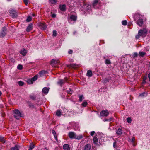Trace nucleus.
Here are the masks:
<instances>
[{
    "label": "nucleus",
    "instance_id": "nucleus-1",
    "mask_svg": "<svg viewBox=\"0 0 150 150\" xmlns=\"http://www.w3.org/2000/svg\"><path fill=\"white\" fill-rule=\"evenodd\" d=\"M135 20L137 24L139 26H141L143 23V17L142 15L138 14L135 15Z\"/></svg>",
    "mask_w": 150,
    "mask_h": 150
},
{
    "label": "nucleus",
    "instance_id": "nucleus-2",
    "mask_svg": "<svg viewBox=\"0 0 150 150\" xmlns=\"http://www.w3.org/2000/svg\"><path fill=\"white\" fill-rule=\"evenodd\" d=\"M147 31L146 28H144L142 30H139L138 32V34L136 36L137 39H139L140 36L145 37L146 35Z\"/></svg>",
    "mask_w": 150,
    "mask_h": 150
},
{
    "label": "nucleus",
    "instance_id": "nucleus-3",
    "mask_svg": "<svg viewBox=\"0 0 150 150\" xmlns=\"http://www.w3.org/2000/svg\"><path fill=\"white\" fill-rule=\"evenodd\" d=\"M14 116L15 118L17 119H18L20 117L23 116L21 115L20 111L18 109H16L14 110Z\"/></svg>",
    "mask_w": 150,
    "mask_h": 150
},
{
    "label": "nucleus",
    "instance_id": "nucleus-4",
    "mask_svg": "<svg viewBox=\"0 0 150 150\" xmlns=\"http://www.w3.org/2000/svg\"><path fill=\"white\" fill-rule=\"evenodd\" d=\"M6 28L5 27H3L2 29V31L0 33V36L1 37H3L6 34Z\"/></svg>",
    "mask_w": 150,
    "mask_h": 150
},
{
    "label": "nucleus",
    "instance_id": "nucleus-5",
    "mask_svg": "<svg viewBox=\"0 0 150 150\" xmlns=\"http://www.w3.org/2000/svg\"><path fill=\"white\" fill-rule=\"evenodd\" d=\"M11 16L13 18H15L17 16V12L15 10H11L9 12Z\"/></svg>",
    "mask_w": 150,
    "mask_h": 150
},
{
    "label": "nucleus",
    "instance_id": "nucleus-6",
    "mask_svg": "<svg viewBox=\"0 0 150 150\" xmlns=\"http://www.w3.org/2000/svg\"><path fill=\"white\" fill-rule=\"evenodd\" d=\"M109 114L108 111L107 110H103L100 113L101 116L106 117Z\"/></svg>",
    "mask_w": 150,
    "mask_h": 150
},
{
    "label": "nucleus",
    "instance_id": "nucleus-7",
    "mask_svg": "<svg viewBox=\"0 0 150 150\" xmlns=\"http://www.w3.org/2000/svg\"><path fill=\"white\" fill-rule=\"evenodd\" d=\"M77 19V16H76L74 15H71L69 18V21L71 22V21H75Z\"/></svg>",
    "mask_w": 150,
    "mask_h": 150
},
{
    "label": "nucleus",
    "instance_id": "nucleus-8",
    "mask_svg": "<svg viewBox=\"0 0 150 150\" xmlns=\"http://www.w3.org/2000/svg\"><path fill=\"white\" fill-rule=\"evenodd\" d=\"M38 25L41 29L43 30H46L47 27L45 23H39Z\"/></svg>",
    "mask_w": 150,
    "mask_h": 150
},
{
    "label": "nucleus",
    "instance_id": "nucleus-9",
    "mask_svg": "<svg viewBox=\"0 0 150 150\" xmlns=\"http://www.w3.org/2000/svg\"><path fill=\"white\" fill-rule=\"evenodd\" d=\"M68 135L69 137L70 138L72 139H75L76 134L74 132H71L69 133Z\"/></svg>",
    "mask_w": 150,
    "mask_h": 150
},
{
    "label": "nucleus",
    "instance_id": "nucleus-10",
    "mask_svg": "<svg viewBox=\"0 0 150 150\" xmlns=\"http://www.w3.org/2000/svg\"><path fill=\"white\" fill-rule=\"evenodd\" d=\"M93 141L94 144L98 145L99 143H100V140H99V142H98V138L94 136L93 138Z\"/></svg>",
    "mask_w": 150,
    "mask_h": 150
},
{
    "label": "nucleus",
    "instance_id": "nucleus-11",
    "mask_svg": "<svg viewBox=\"0 0 150 150\" xmlns=\"http://www.w3.org/2000/svg\"><path fill=\"white\" fill-rule=\"evenodd\" d=\"M83 8H84V10H89L91 9V6L88 4H85L83 6Z\"/></svg>",
    "mask_w": 150,
    "mask_h": 150
},
{
    "label": "nucleus",
    "instance_id": "nucleus-12",
    "mask_svg": "<svg viewBox=\"0 0 150 150\" xmlns=\"http://www.w3.org/2000/svg\"><path fill=\"white\" fill-rule=\"evenodd\" d=\"M93 6L95 8H97L98 7L97 6L99 5V4L98 3V0H95L93 3Z\"/></svg>",
    "mask_w": 150,
    "mask_h": 150
},
{
    "label": "nucleus",
    "instance_id": "nucleus-13",
    "mask_svg": "<svg viewBox=\"0 0 150 150\" xmlns=\"http://www.w3.org/2000/svg\"><path fill=\"white\" fill-rule=\"evenodd\" d=\"M49 91V88L47 87H45L43 88L42 92V93L44 94H47L48 93Z\"/></svg>",
    "mask_w": 150,
    "mask_h": 150
},
{
    "label": "nucleus",
    "instance_id": "nucleus-14",
    "mask_svg": "<svg viewBox=\"0 0 150 150\" xmlns=\"http://www.w3.org/2000/svg\"><path fill=\"white\" fill-rule=\"evenodd\" d=\"M20 53L22 55L25 56L27 53V50L25 49H23L20 51Z\"/></svg>",
    "mask_w": 150,
    "mask_h": 150
},
{
    "label": "nucleus",
    "instance_id": "nucleus-15",
    "mask_svg": "<svg viewBox=\"0 0 150 150\" xmlns=\"http://www.w3.org/2000/svg\"><path fill=\"white\" fill-rule=\"evenodd\" d=\"M91 148V146L90 144H86L84 147V150H90Z\"/></svg>",
    "mask_w": 150,
    "mask_h": 150
},
{
    "label": "nucleus",
    "instance_id": "nucleus-16",
    "mask_svg": "<svg viewBox=\"0 0 150 150\" xmlns=\"http://www.w3.org/2000/svg\"><path fill=\"white\" fill-rule=\"evenodd\" d=\"M20 148V146L17 145H15L14 147H12L10 148L11 150H18Z\"/></svg>",
    "mask_w": 150,
    "mask_h": 150
},
{
    "label": "nucleus",
    "instance_id": "nucleus-17",
    "mask_svg": "<svg viewBox=\"0 0 150 150\" xmlns=\"http://www.w3.org/2000/svg\"><path fill=\"white\" fill-rule=\"evenodd\" d=\"M32 29V24H29L27 26L26 31L27 32H29Z\"/></svg>",
    "mask_w": 150,
    "mask_h": 150
},
{
    "label": "nucleus",
    "instance_id": "nucleus-18",
    "mask_svg": "<svg viewBox=\"0 0 150 150\" xmlns=\"http://www.w3.org/2000/svg\"><path fill=\"white\" fill-rule=\"evenodd\" d=\"M59 8L61 11H64L66 10V6L65 5H60L59 6Z\"/></svg>",
    "mask_w": 150,
    "mask_h": 150
},
{
    "label": "nucleus",
    "instance_id": "nucleus-19",
    "mask_svg": "<svg viewBox=\"0 0 150 150\" xmlns=\"http://www.w3.org/2000/svg\"><path fill=\"white\" fill-rule=\"evenodd\" d=\"M83 137V136L82 134H80L79 135H76L75 139L78 140H79L82 139Z\"/></svg>",
    "mask_w": 150,
    "mask_h": 150
},
{
    "label": "nucleus",
    "instance_id": "nucleus-20",
    "mask_svg": "<svg viewBox=\"0 0 150 150\" xmlns=\"http://www.w3.org/2000/svg\"><path fill=\"white\" fill-rule=\"evenodd\" d=\"M63 147L64 150H69L70 149V148L69 147V145L67 144L64 145L63 146Z\"/></svg>",
    "mask_w": 150,
    "mask_h": 150
},
{
    "label": "nucleus",
    "instance_id": "nucleus-21",
    "mask_svg": "<svg viewBox=\"0 0 150 150\" xmlns=\"http://www.w3.org/2000/svg\"><path fill=\"white\" fill-rule=\"evenodd\" d=\"M58 63L57 61H56L54 59H52L51 62V65L52 66H54L55 64H57Z\"/></svg>",
    "mask_w": 150,
    "mask_h": 150
},
{
    "label": "nucleus",
    "instance_id": "nucleus-22",
    "mask_svg": "<svg viewBox=\"0 0 150 150\" xmlns=\"http://www.w3.org/2000/svg\"><path fill=\"white\" fill-rule=\"evenodd\" d=\"M147 95V93L144 92L143 93L139 94V97H143V96H146Z\"/></svg>",
    "mask_w": 150,
    "mask_h": 150
},
{
    "label": "nucleus",
    "instance_id": "nucleus-23",
    "mask_svg": "<svg viewBox=\"0 0 150 150\" xmlns=\"http://www.w3.org/2000/svg\"><path fill=\"white\" fill-rule=\"evenodd\" d=\"M87 75L88 77H91L92 76V74L91 70H88L87 71Z\"/></svg>",
    "mask_w": 150,
    "mask_h": 150
},
{
    "label": "nucleus",
    "instance_id": "nucleus-24",
    "mask_svg": "<svg viewBox=\"0 0 150 150\" xmlns=\"http://www.w3.org/2000/svg\"><path fill=\"white\" fill-rule=\"evenodd\" d=\"M65 83V81L64 80L61 79L59 80L58 82L57 83L58 84L60 85L61 86Z\"/></svg>",
    "mask_w": 150,
    "mask_h": 150
},
{
    "label": "nucleus",
    "instance_id": "nucleus-25",
    "mask_svg": "<svg viewBox=\"0 0 150 150\" xmlns=\"http://www.w3.org/2000/svg\"><path fill=\"white\" fill-rule=\"evenodd\" d=\"M78 66V65L75 64H71L70 65H69V67H71L74 68H76Z\"/></svg>",
    "mask_w": 150,
    "mask_h": 150
},
{
    "label": "nucleus",
    "instance_id": "nucleus-26",
    "mask_svg": "<svg viewBox=\"0 0 150 150\" xmlns=\"http://www.w3.org/2000/svg\"><path fill=\"white\" fill-rule=\"evenodd\" d=\"M116 132L117 134H122V130L121 129L119 128Z\"/></svg>",
    "mask_w": 150,
    "mask_h": 150
},
{
    "label": "nucleus",
    "instance_id": "nucleus-27",
    "mask_svg": "<svg viewBox=\"0 0 150 150\" xmlns=\"http://www.w3.org/2000/svg\"><path fill=\"white\" fill-rule=\"evenodd\" d=\"M30 98L33 100H35L36 98V96L35 95L32 94L30 96Z\"/></svg>",
    "mask_w": 150,
    "mask_h": 150
},
{
    "label": "nucleus",
    "instance_id": "nucleus-28",
    "mask_svg": "<svg viewBox=\"0 0 150 150\" xmlns=\"http://www.w3.org/2000/svg\"><path fill=\"white\" fill-rule=\"evenodd\" d=\"M52 133L53 134L55 139L56 140H57V137L56 136V134L55 131L54 130H52Z\"/></svg>",
    "mask_w": 150,
    "mask_h": 150
},
{
    "label": "nucleus",
    "instance_id": "nucleus-29",
    "mask_svg": "<svg viewBox=\"0 0 150 150\" xmlns=\"http://www.w3.org/2000/svg\"><path fill=\"white\" fill-rule=\"evenodd\" d=\"M79 100L80 101H82L83 100L84 98L82 95H79Z\"/></svg>",
    "mask_w": 150,
    "mask_h": 150
},
{
    "label": "nucleus",
    "instance_id": "nucleus-30",
    "mask_svg": "<svg viewBox=\"0 0 150 150\" xmlns=\"http://www.w3.org/2000/svg\"><path fill=\"white\" fill-rule=\"evenodd\" d=\"M38 76V75H36L34 77L31 78L32 80H33V81L36 80L37 79Z\"/></svg>",
    "mask_w": 150,
    "mask_h": 150
},
{
    "label": "nucleus",
    "instance_id": "nucleus-31",
    "mask_svg": "<svg viewBox=\"0 0 150 150\" xmlns=\"http://www.w3.org/2000/svg\"><path fill=\"white\" fill-rule=\"evenodd\" d=\"M132 121V120L131 117H128L127 119V122L129 123H130Z\"/></svg>",
    "mask_w": 150,
    "mask_h": 150
},
{
    "label": "nucleus",
    "instance_id": "nucleus-32",
    "mask_svg": "<svg viewBox=\"0 0 150 150\" xmlns=\"http://www.w3.org/2000/svg\"><path fill=\"white\" fill-rule=\"evenodd\" d=\"M122 24L124 25H126L127 24V22L126 20L122 21Z\"/></svg>",
    "mask_w": 150,
    "mask_h": 150
},
{
    "label": "nucleus",
    "instance_id": "nucleus-33",
    "mask_svg": "<svg viewBox=\"0 0 150 150\" xmlns=\"http://www.w3.org/2000/svg\"><path fill=\"white\" fill-rule=\"evenodd\" d=\"M49 1L52 4H54L57 2V0H49Z\"/></svg>",
    "mask_w": 150,
    "mask_h": 150
},
{
    "label": "nucleus",
    "instance_id": "nucleus-34",
    "mask_svg": "<svg viewBox=\"0 0 150 150\" xmlns=\"http://www.w3.org/2000/svg\"><path fill=\"white\" fill-rule=\"evenodd\" d=\"M34 148V145L33 144H31L29 146L28 150H32Z\"/></svg>",
    "mask_w": 150,
    "mask_h": 150
},
{
    "label": "nucleus",
    "instance_id": "nucleus-35",
    "mask_svg": "<svg viewBox=\"0 0 150 150\" xmlns=\"http://www.w3.org/2000/svg\"><path fill=\"white\" fill-rule=\"evenodd\" d=\"M57 115L58 116H60L61 115V112L60 110L57 111L56 113Z\"/></svg>",
    "mask_w": 150,
    "mask_h": 150
},
{
    "label": "nucleus",
    "instance_id": "nucleus-36",
    "mask_svg": "<svg viewBox=\"0 0 150 150\" xmlns=\"http://www.w3.org/2000/svg\"><path fill=\"white\" fill-rule=\"evenodd\" d=\"M139 53V56L141 57H143L145 54V53L143 52H140Z\"/></svg>",
    "mask_w": 150,
    "mask_h": 150
},
{
    "label": "nucleus",
    "instance_id": "nucleus-37",
    "mask_svg": "<svg viewBox=\"0 0 150 150\" xmlns=\"http://www.w3.org/2000/svg\"><path fill=\"white\" fill-rule=\"evenodd\" d=\"M27 82L29 84H32L33 83V81L32 80V79H28V80Z\"/></svg>",
    "mask_w": 150,
    "mask_h": 150
},
{
    "label": "nucleus",
    "instance_id": "nucleus-38",
    "mask_svg": "<svg viewBox=\"0 0 150 150\" xmlns=\"http://www.w3.org/2000/svg\"><path fill=\"white\" fill-rule=\"evenodd\" d=\"M32 18L30 16H29L28 17L26 21L27 22H29L31 20Z\"/></svg>",
    "mask_w": 150,
    "mask_h": 150
},
{
    "label": "nucleus",
    "instance_id": "nucleus-39",
    "mask_svg": "<svg viewBox=\"0 0 150 150\" xmlns=\"http://www.w3.org/2000/svg\"><path fill=\"white\" fill-rule=\"evenodd\" d=\"M87 104V103L86 102L84 101L83 102L82 105L83 106L85 107L86 106Z\"/></svg>",
    "mask_w": 150,
    "mask_h": 150
},
{
    "label": "nucleus",
    "instance_id": "nucleus-40",
    "mask_svg": "<svg viewBox=\"0 0 150 150\" xmlns=\"http://www.w3.org/2000/svg\"><path fill=\"white\" fill-rule=\"evenodd\" d=\"M18 83V84L20 86H22L24 84V82L21 81H19Z\"/></svg>",
    "mask_w": 150,
    "mask_h": 150
},
{
    "label": "nucleus",
    "instance_id": "nucleus-41",
    "mask_svg": "<svg viewBox=\"0 0 150 150\" xmlns=\"http://www.w3.org/2000/svg\"><path fill=\"white\" fill-rule=\"evenodd\" d=\"M135 138L134 137H133L132 138V139H130V142H131L133 144H134V141H135Z\"/></svg>",
    "mask_w": 150,
    "mask_h": 150
},
{
    "label": "nucleus",
    "instance_id": "nucleus-42",
    "mask_svg": "<svg viewBox=\"0 0 150 150\" xmlns=\"http://www.w3.org/2000/svg\"><path fill=\"white\" fill-rule=\"evenodd\" d=\"M18 69L19 70H21L23 68V66L21 65H18L17 67Z\"/></svg>",
    "mask_w": 150,
    "mask_h": 150
},
{
    "label": "nucleus",
    "instance_id": "nucleus-43",
    "mask_svg": "<svg viewBox=\"0 0 150 150\" xmlns=\"http://www.w3.org/2000/svg\"><path fill=\"white\" fill-rule=\"evenodd\" d=\"M57 35V32L55 30H54L53 32V36H56Z\"/></svg>",
    "mask_w": 150,
    "mask_h": 150
},
{
    "label": "nucleus",
    "instance_id": "nucleus-44",
    "mask_svg": "<svg viewBox=\"0 0 150 150\" xmlns=\"http://www.w3.org/2000/svg\"><path fill=\"white\" fill-rule=\"evenodd\" d=\"M138 56V54L137 52H134L133 54V58H135V57H137Z\"/></svg>",
    "mask_w": 150,
    "mask_h": 150
},
{
    "label": "nucleus",
    "instance_id": "nucleus-45",
    "mask_svg": "<svg viewBox=\"0 0 150 150\" xmlns=\"http://www.w3.org/2000/svg\"><path fill=\"white\" fill-rule=\"evenodd\" d=\"M105 63L106 64H110V60L106 59L105 61Z\"/></svg>",
    "mask_w": 150,
    "mask_h": 150
},
{
    "label": "nucleus",
    "instance_id": "nucleus-46",
    "mask_svg": "<svg viewBox=\"0 0 150 150\" xmlns=\"http://www.w3.org/2000/svg\"><path fill=\"white\" fill-rule=\"evenodd\" d=\"M117 142L116 141L115 142H114L113 143V146L114 148L116 147L117 146Z\"/></svg>",
    "mask_w": 150,
    "mask_h": 150
},
{
    "label": "nucleus",
    "instance_id": "nucleus-47",
    "mask_svg": "<svg viewBox=\"0 0 150 150\" xmlns=\"http://www.w3.org/2000/svg\"><path fill=\"white\" fill-rule=\"evenodd\" d=\"M95 132L94 131H92L90 132V135L91 136H93L95 134Z\"/></svg>",
    "mask_w": 150,
    "mask_h": 150
},
{
    "label": "nucleus",
    "instance_id": "nucleus-48",
    "mask_svg": "<svg viewBox=\"0 0 150 150\" xmlns=\"http://www.w3.org/2000/svg\"><path fill=\"white\" fill-rule=\"evenodd\" d=\"M0 140L2 142L4 141V137H0Z\"/></svg>",
    "mask_w": 150,
    "mask_h": 150
},
{
    "label": "nucleus",
    "instance_id": "nucleus-49",
    "mask_svg": "<svg viewBox=\"0 0 150 150\" xmlns=\"http://www.w3.org/2000/svg\"><path fill=\"white\" fill-rule=\"evenodd\" d=\"M67 92L68 93L71 94V90L69 89V90Z\"/></svg>",
    "mask_w": 150,
    "mask_h": 150
},
{
    "label": "nucleus",
    "instance_id": "nucleus-50",
    "mask_svg": "<svg viewBox=\"0 0 150 150\" xmlns=\"http://www.w3.org/2000/svg\"><path fill=\"white\" fill-rule=\"evenodd\" d=\"M23 1L26 5H27L28 4V1L27 0H23Z\"/></svg>",
    "mask_w": 150,
    "mask_h": 150
},
{
    "label": "nucleus",
    "instance_id": "nucleus-51",
    "mask_svg": "<svg viewBox=\"0 0 150 150\" xmlns=\"http://www.w3.org/2000/svg\"><path fill=\"white\" fill-rule=\"evenodd\" d=\"M44 71H40L39 74L40 75H42V74H44Z\"/></svg>",
    "mask_w": 150,
    "mask_h": 150
},
{
    "label": "nucleus",
    "instance_id": "nucleus-52",
    "mask_svg": "<svg viewBox=\"0 0 150 150\" xmlns=\"http://www.w3.org/2000/svg\"><path fill=\"white\" fill-rule=\"evenodd\" d=\"M73 51L71 50H69L68 51V53L69 54H71L72 53Z\"/></svg>",
    "mask_w": 150,
    "mask_h": 150
},
{
    "label": "nucleus",
    "instance_id": "nucleus-53",
    "mask_svg": "<svg viewBox=\"0 0 150 150\" xmlns=\"http://www.w3.org/2000/svg\"><path fill=\"white\" fill-rule=\"evenodd\" d=\"M147 79V76H144V77H143V80H144V81H146Z\"/></svg>",
    "mask_w": 150,
    "mask_h": 150
},
{
    "label": "nucleus",
    "instance_id": "nucleus-54",
    "mask_svg": "<svg viewBox=\"0 0 150 150\" xmlns=\"http://www.w3.org/2000/svg\"><path fill=\"white\" fill-rule=\"evenodd\" d=\"M51 16L52 18H54L55 17L56 15L55 14H52Z\"/></svg>",
    "mask_w": 150,
    "mask_h": 150
},
{
    "label": "nucleus",
    "instance_id": "nucleus-55",
    "mask_svg": "<svg viewBox=\"0 0 150 150\" xmlns=\"http://www.w3.org/2000/svg\"><path fill=\"white\" fill-rule=\"evenodd\" d=\"M148 77L149 78V81H150V73L148 74Z\"/></svg>",
    "mask_w": 150,
    "mask_h": 150
},
{
    "label": "nucleus",
    "instance_id": "nucleus-56",
    "mask_svg": "<svg viewBox=\"0 0 150 150\" xmlns=\"http://www.w3.org/2000/svg\"><path fill=\"white\" fill-rule=\"evenodd\" d=\"M112 119V118L111 117L109 118V119H108V121H111Z\"/></svg>",
    "mask_w": 150,
    "mask_h": 150
},
{
    "label": "nucleus",
    "instance_id": "nucleus-57",
    "mask_svg": "<svg viewBox=\"0 0 150 150\" xmlns=\"http://www.w3.org/2000/svg\"><path fill=\"white\" fill-rule=\"evenodd\" d=\"M3 107V104H0V108H2Z\"/></svg>",
    "mask_w": 150,
    "mask_h": 150
},
{
    "label": "nucleus",
    "instance_id": "nucleus-58",
    "mask_svg": "<svg viewBox=\"0 0 150 150\" xmlns=\"http://www.w3.org/2000/svg\"><path fill=\"white\" fill-rule=\"evenodd\" d=\"M146 83V81H144L143 80V82L142 83L143 84H145Z\"/></svg>",
    "mask_w": 150,
    "mask_h": 150
},
{
    "label": "nucleus",
    "instance_id": "nucleus-59",
    "mask_svg": "<svg viewBox=\"0 0 150 150\" xmlns=\"http://www.w3.org/2000/svg\"><path fill=\"white\" fill-rule=\"evenodd\" d=\"M104 121H108V119H105L103 120Z\"/></svg>",
    "mask_w": 150,
    "mask_h": 150
},
{
    "label": "nucleus",
    "instance_id": "nucleus-60",
    "mask_svg": "<svg viewBox=\"0 0 150 150\" xmlns=\"http://www.w3.org/2000/svg\"><path fill=\"white\" fill-rule=\"evenodd\" d=\"M32 16H33V17L36 16L35 15V14H33V13L32 14Z\"/></svg>",
    "mask_w": 150,
    "mask_h": 150
},
{
    "label": "nucleus",
    "instance_id": "nucleus-61",
    "mask_svg": "<svg viewBox=\"0 0 150 150\" xmlns=\"http://www.w3.org/2000/svg\"><path fill=\"white\" fill-rule=\"evenodd\" d=\"M70 61H71V62H73V59H70Z\"/></svg>",
    "mask_w": 150,
    "mask_h": 150
},
{
    "label": "nucleus",
    "instance_id": "nucleus-62",
    "mask_svg": "<svg viewBox=\"0 0 150 150\" xmlns=\"http://www.w3.org/2000/svg\"><path fill=\"white\" fill-rule=\"evenodd\" d=\"M2 93L1 91H0V96L1 95Z\"/></svg>",
    "mask_w": 150,
    "mask_h": 150
},
{
    "label": "nucleus",
    "instance_id": "nucleus-63",
    "mask_svg": "<svg viewBox=\"0 0 150 150\" xmlns=\"http://www.w3.org/2000/svg\"><path fill=\"white\" fill-rule=\"evenodd\" d=\"M14 61V59H12V61Z\"/></svg>",
    "mask_w": 150,
    "mask_h": 150
},
{
    "label": "nucleus",
    "instance_id": "nucleus-64",
    "mask_svg": "<svg viewBox=\"0 0 150 150\" xmlns=\"http://www.w3.org/2000/svg\"><path fill=\"white\" fill-rule=\"evenodd\" d=\"M7 0L8 1H11V0Z\"/></svg>",
    "mask_w": 150,
    "mask_h": 150
}]
</instances>
